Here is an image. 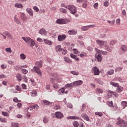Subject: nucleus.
I'll return each instance as SVG.
<instances>
[{
	"mask_svg": "<svg viewBox=\"0 0 127 127\" xmlns=\"http://www.w3.org/2000/svg\"><path fill=\"white\" fill-rule=\"evenodd\" d=\"M43 64V62H42V61L36 62L35 63V65L37 66H34L32 69V71H33V72H35V73H37L38 75L41 76V75H42V72H41V71H40V68H42Z\"/></svg>",
	"mask_w": 127,
	"mask_h": 127,
	"instance_id": "1",
	"label": "nucleus"
},
{
	"mask_svg": "<svg viewBox=\"0 0 127 127\" xmlns=\"http://www.w3.org/2000/svg\"><path fill=\"white\" fill-rule=\"evenodd\" d=\"M22 39L24 40L25 42L27 45H30L31 47H33L35 45V42L34 40L32 39L30 37H22Z\"/></svg>",
	"mask_w": 127,
	"mask_h": 127,
	"instance_id": "2",
	"label": "nucleus"
},
{
	"mask_svg": "<svg viewBox=\"0 0 127 127\" xmlns=\"http://www.w3.org/2000/svg\"><path fill=\"white\" fill-rule=\"evenodd\" d=\"M67 8L69 11H70V13H71V14H75V13H76V12L77 11V8H76V7L74 6L73 5H67Z\"/></svg>",
	"mask_w": 127,
	"mask_h": 127,
	"instance_id": "3",
	"label": "nucleus"
},
{
	"mask_svg": "<svg viewBox=\"0 0 127 127\" xmlns=\"http://www.w3.org/2000/svg\"><path fill=\"white\" fill-rule=\"evenodd\" d=\"M116 124H117L120 127H127V122H125L123 120L119 119Z\"/></svg>",
	"mask_w": 127,
	"mask_h": 127,
	"instance_id": "4",
	"label": "nucleus"
},
{
	"mask_svg": "<svg viewBox=\"0 0 127 127\" xmlns=\"http://www.w3.org/2000/svg\"><path fill=\"white\" fill-rule=\"evenodd\" d=\"M127 45H122L120 49L119 50V53L120 55H123L125 52H127Z\"/></svg>",
	"mask_w": 127,
	"mask_h": 127,
	"instance_id": "5",
	"label": "nucleus"
},
{
	"mask_svg": "<svg viewBox=\"0 0 127 127\" xmlns=\"http://www.w3.org/2000/svg\"><path fill=\"white\" fill-rule=\"evenodd\" d=\"M68 22L67 19L59 18L56 21V23L58 24H66Z\"/></svg>",
	"mask_w": 127,
	"mask_h": 127,
	"instance_id": "6",
	"label": "nucleus"
},
{
	"mask_svg": "<svg viewBox=\"0 0 127 127\" xmlns=\"http://www.w3.org/2000/svg\"><path fill=\"white\" fill-rule=\"evenodd\" d=\"M92 72L95 75H100V70H99L97 66H94L92 68Z\"/></svg>",
	"mask_w": 127,
	"mask_h": 127,
	"instance_id": "7",
	"label": "nucleus"
},
{
	"mask_svg": "<svg viewBox=\"0 0 127 127\" xmlns=\"http://www.w3.org/2000/svg\"><path fill=\"white\" fill-rule=\"evenodd\" d=\"M55 117L57 119L61 120V119L64 118V115L61 112H57L55 113Z\"/></svg>",
	"mask_w": 127,
	"mask_h": 127,
	"instance_id": "8",
	"label": "nucleus"
},
{
	"mask_svg": "<svg viewBox=\"0 0 127 127\" xmlns=\"http://www.w3.org/2000/svg\"><path fill=\"white\" fill-rule=\"evenodd\" d=\"M95 58L98 61V62H102V60L103 59V56L101 55V54L97 53L95 55Z\"/></svg>",
	"mask_w": 127,
	"mask_h": 127,
	"instance_id": "9",
	"label": "nucleus"
},
{
	"mask_svg": "<svg viewBox=\"0 0 127 127\" xmlns=\"http://www.w3.org/2000/svg\"><path fill=\"white\" fill-rule=\"evenodd\" d=\"M41 104L43 106H50V105H52V102H50V101L45 100H42Z\"/></svg>",
	"mask_w": 127,
	"mask_h": 127,
	"instance_id": "10",
	"label": "nucleus"
},
{
	"mask_svg": "<svg viewBox=\"0 0 127 127\" xmlns=\"http://www.w3.org/2000/svg\"><path fill=\"white\" fill-rule=\"evenodd\" d=\"M20 18L23 21H27L28 20V18L26 15H25V14L24 13H21L20 15Z\"/></svg>",
	"mask_w": 127,
	"mask_h": 127,
	"instance_id": "11",
	"label": "nucleus"
},
{
	"mask_svg": "<svg viewBox=\"0 0 127 127\" xmlns=\"http://www.w3.org/2000/svg\"><path fill=\"white\" fill-rule=\"evenodd\" d=\"M95 51L97 53H99L100 54H102V55H107L108 54V52L107 51H103L102 50H100L98 49V48H95Z\"/></svg>",
	"mask_w": 127,
	"mask_h": 127,
	"instance_id": "12",
	"label": "nucleus"
},
{
	"mask_svg": "<svg viewBox=\"0 0 127 127\" xmlns=\"http://www.w3.org/2000/svg\"><path fill=\"white\" fill-rule=\"evenodd\" d=\"M66 39V35H59L58 37V40L59 41H63Z\"/></svg>",
	"mask_w": 127,
	"mask_h": 127,
	"instance_id": "13",
	"label": "nucleus"
},
{
	"mask_svg": "<svg viewBox=\"0 0 127 127\" xmlns=\"http://www.w3.org/2000/svg\"><path fill=\"white\" fill-rule=\"evenodd\" d=\"M80 2H82V7H83L84 8H86L87 7V3L86 0H80Z\"/></svg>",
	"mask_w": 127,
	"mask_h": 127,
	"instance_id": "14",
	"label": "nucleus"
},
{
	"mask_svg": "<svg viewBox=\"0 0 127 127\" xmlns=\"http://www.w3.org/2000/svg\"><path fill=\"white\" fill-rule=\"evenodd\" d=\"M47 31L46 30H45V29L44 28H42L39 32V33H40V34H41V35H46V33H47Z\"/></svg>",
	"mask_w": 127,
	"mask_h": 127,
	"instance_id": "15",
	"label": "nucleus"
},
{
	"mask_svg": "<svg viewBox=\"0 0 127 127\" xmlns=\"http://www.w3.org/2000/svg\"><path fill=\"white\" fill-rule=\"evenodd\" d=\"M26 10L29 15H30L31 16H33V10H32L31 8H27Z\"/></svg>",
	"mask_w": 127,
	"mask_h": 127,
	"instance_id": "16",
	"label": "nucleus"
},
{
	"mask_svg": "<svg viewBox=\"0 0 127 127\" xmlns=\"http://www.w3.org/2000/svg\"><path fill=\"white\" fill-rule=\"evenodd\" d=\"M30 110H33V109H34V110H38L39 109V106H38V105L37 104H35V105H31L30 106Z\"/></svg>",
	"mask_w": 127,
	"mask_h": 127,
	"instance_id": "17",
	"label": "nucleus"
},
{
	"mask_svg": "<svg viewBox=\"0 0 127 127\" xmlns=\"http://www.w3.org/2000/svg\"><path fill=\"white\" fill-rule=\"evenodd\" d=\"M14 6L17 8H23V5L22 3H16L14 4Z\"/></svg>",
	"mask_w": 127,
	"mask_h": 127,
	"instance_id": "18",
	"label": "nucleus"
},
{
	"mask_svg": "<svg viewBox=\"0 0 127 127\" xmlns=\"http://www.w3.org/2000/svg\"><path fill=\"white\" fill-rule=\"evenodd\" d=\"M14 20L15 22H16V23H17V24H21V22L20 21L19 19H18V18H17V17H16V16H14Z\"/></svg>",
	"mask_w": 127,
	"mask_h": 127,
	"instance_id": "19",
	"label": "nucleus"
},
{
	"mask_svg": "<svg viewBox=\"0 0 127 127\" xmlns=\"http://www.w3.org/2000/svg\"><path fill=\"white\" fill-rule=\"evenodd\" d=\"M59 95H61V94H64V92H65V88L64 87H63L61 89H60L58 91Z\"/></svg>",
	"mask_w": 127,
	"mask_h": 127,
	"instance_id": "20",
	"label": "nucleus"
},
{
	"mask_svg": "<svg viewBox=\"0 0 127 127\" xmlns=\"http://www.w3.org/2000/svg\"><path fill=\"white\" fill-rule=\"evenodd\" d=\"M67 120H79V117L77 116H69L67 117Z\"/></svg>",
	"mask_w": 127,
	"mask_h": 127,
	"instance_id": "21",
	"label": "nucleus"
},
{
	"mask_svg": "<svg viewBox=\"0 0 127 127\" xmlns=\"http://www.w3.org/2000/svg\"><path fill=\"white\" fill-rule=\"evenodd\" d=\"M68 34H69V35H75V34H77V31L69 30L68 31Z\"/></svg>",
	"mask_w": 127,
	"mask_h": 127,
	"instance_id": "22",
	"label": "nucleus"
},
{
	"mask_svg": "<svg viewBox=\"0 0 127 127\" xmlns=\"http://www.w3.org/2000/svg\"><path fill=\"white\" fill-rule=\"evenodd\" d=\"M81 117L84 119V120H85V121H87L88 122L90 121V118L88 117V115L86 114H83L81 115Z\"/></svg>",
	"mask_w": 127,
	"mask_h": 127,
	"instance_id": "23",
	"label": "nucleus"
},
{
	"mask_svg": "<svg viewBox=\"0 0 127 127\" xmlns=\"http://www.w3.org/2000/svg\"><path fill=\"white\" fill-rule=\"evenodd\" d=\"M63 48H61V45H59L56 47V52H61Z\"/></svg>",
	"mask_w": 127,
	"mask_h": 127,
	"instance_id": "24",
	"label": "nucleus"
},
{
	"mask_svg": "<svg viewBox=\"0 0 127 127\" xmlns=\"http://www.w3.org/2000/svg\"><path fill=\"white\" fill-rule=\"evenodd\" d=\"M105 48L107 51H108V52H112V47H110L108 46V45H105Z\"/></svg>",
	"mask_w": 127,
	"mask_h": 127,
	"instance_id": "25",
	"label": "nucleus"
},
{
	"mask_svg": "<svg viewBox=\"0 0 127 127\" xmlns=\"http://www.w3.org/2000/svg\"><path fill=\"white\" fill-rule=\"evenodd\" d=\"M96 42L98 45H100V46H103L104 45V41H101L100 40H97Z\"/></svg>",
	"mask_w": 127,
	"mask_h": 127,
	"instance_id": "26",
	"label": "nucleus"
},
{
	"mask_svg": "<svg viewBox=\"0 0 127 127\" xmlns=\"http://www.w3.org/2000/svg\"><path fill=\"white\" fill-rule=\"evenodd\" d=\"M30 95L32 97H34L36 95H37V91H36V90H33L32 92L30 93Z\"/></svg>",
	"mask_w": 127,
	"mask_h": 127,
	"instance_id": "27",
	"label": "nucleus"
},
{
	"mask_svg": "<svg viewBox=\"0 0 127 127\" xmlns=\"http://www.w3.org/2000/svg\"><path fill=\"white\" fill-rule=\"evenodd\" d=\"M64 61L66 63H72V61H71V60L70 59H69V58H68V57H64Z\"/></svg>",
	"mask_w": 127,
	"mask_h": 127,
	"instance_id": "28",
	"label": "nucleus"
},
{
	"mask_svg": "<svg viewBox=\"0 0 127 127\" xmlns=\"http://www.w3.org/2000/svg\"><path fill=\"white\" fill-rule=\"evenodd\" d=\"M11 127H19V124H18V123L13 122L11 123Z\"/></svg>",
	"mask_w": 127,
	"mask_h": 127,
	"instance_id": "29",
	"label": "nucleus"
},
{
	"mask_svg": "<svg viewBox=\"0 0 127 127\" xmlns=\"http://www.w3.org/2000/svg\"><path fill=\"white\" fill-rule=\"evenodd\" d=\"M60 53H62L63 55H66L67 54V50L62 49V51H61Z\"/></svg>",
	"mask_w": 127,
	"mask_h": 127,
	"instance_id": "30",
	"label": "nucleus"
},
{
	"mask_svg": "<svg viewBox=\"0 0 127 127\" xmlns=\"http://www.w3.org/2000/svg\"><path fill=\"white\" fill-rule=\"evenodd\" d=\"M44 41L46 44H48V45H52V42L47 39H44Z\"/></svg>",
	"mask_w": 127,
	"mask_h": 127,
	"instance_id": "31",
	"label": "nucleus"
},
{
	"mask_svg": "<svg viewBox=\"0 0 127 127\" xmlns=\"http://www.w3.org/2000/svg\"><path fill=\"white\" fill-rule=\"evenodd\" d=\"M121 105L123 107V109H125L126 107L127 106V101H123L121 102Z\"/></svg>",
	"mask_w": 127,
	"mask_h": 127,
	"instance_id": "32",
	"label": "nucleus"
},
{
	"mask_svg": "<svg viewBox=\"0 0 127 127\" xmlns=\"http://www.w3.org/2000/svg\"><path fill=\"white\" fill-rule=\"evenodd\" d=\"M110 85H112V86H114V87H120L119 86V83H116V82H111Z\"/></svg>",
	"mask_w": 127,
	"mask_h": 127,
	"instance_id": "33",
	"label": "nucleus"
},
{
	"mask_svg": "<svg viewBox=\"0 0 127 127\" xmlns=\"http://www.w3.org/2000/svg\"><path fill=\"white\" fill-rule=\"evenodd\" d=\"M48 118L46 116H45L44 118H43V122L44 124H47V123H48Z\"/></svg>",
	"mask_w": 127,
	"mask_h": 127,
	"instance_id": "34",
	"label": "nucleus"
},
{
	"mask_svg": "<svg viewBox=\"0 0 127 127\" xmlns=\"http://www.w3.org/2000/svg\"><path fill=\"white\" fill-rule=\"evenodd\" d=\"M20 57L22 60H25L26 59V56L24 54H21L20 55Z\"/></svg>",
	"mask_w": 127,
	"mask_h": 127,
	"instance_id": "35",
	"label": "nucleus"
},
{
	"mask_svg": "<svg viewBox=\"0 0 127 127\" xmlns=\"http://www.w3.org/2000/svg\"><path fill=\"white\" fill-rule=\"evenodd\" d=\"M96 91L97 93H98V94H103V89L101 88H96Z\"/></svg>",
	"mask_w": 127,
	"mask_h": 127,
	"instance_id": "36",
	"label": "nucleus"
},
{
	"mask_svg": "<svg viewBox=\"0 0 127 127\" xmlns=\"http://www.w3.org/2000/svg\"><path fill=\"white\" fill-rule=\"evenodd\" d=\"M107 105L109 106L110 108H112V107H114V105L113 104V101H107Z\"/></svg>",
	"mask_w": 127,
	"mask_h": 127,
	"instance_id": "37",
	"label": "nucleus"
},
{
	"mask_svg": "<svg viewBox=\"0 0 127 127\" xmlns=\"http://www.w3.org/2000/svg\"><path fill=\"white\" fill-rule=\"evenodd\" d=\"M16 78L19 82H20V81H21V75H20V74L17 73L16 75Z\"/></svg>",
	"mask_w": 127,
	"mask_h": 127,
	"instance_id": "38",
	"label": "nucleus"
},
{
	"mask_svg": "<svg viewBox=\"0 0 127 127\" xmlns=\"http://www.w3.org/2000/svg\"><path fill=\"white\" fill-rule=\"evenodd\" d=\"M89 29L88 26H83L81 28L82 31H87Z\"/></svg>",
	"mask_w": 127,
	"mask_h": 127,
	"instance_id": "39",
	"label": "nucleus"
},
{
	"mask_svg": "<svg viewBox=\"0 0 127 127\" xmlns=\"http://www.w3.org/2000/svg\"><path fill=\"white\" fill-rule=\"evenodd\" d=\"M73 86H79L80 85V80L74 81L72 82Z\"/></svg>",
	"mask_w": 127,
	"mask_h": 127,
	"instance_id": "40",
	"label": "nucleus"
},
{
	"mask_svg": "<svg viewBox=\"0 0 127 127\" xmlns=\"http://www.w3.org/2000/svg\"><path fill=\"white\" fill-rule=\"evenodd\" d=\"M60 11H61V12H62V13H66L67 12V10L63 8H60Z\"/></svg>",
	"mask_w": 127,
	"mask_h": 127,
	"instance_id": "41",
	"label": "nucleus"
},
{
	"mask_svg": "<svg viewBox=\"0 0 127 127\" xmlns=\"http://www.w3.org/2000/svg\"><path fill=\"white\" fill-rule=\"evenodd\" d=\"M65 87H66L67 88H72V87H74V85L73 84V83H68L65 85Z\"/></svg>",
	"mask_w": 127,
	"mask_h": 127,
	"instance_id": "42",
	"label": "nucleus"
},
{
	"mask_svg": "<svg viewBox=\"0 0 127 127\" xmlns=\"http://www.w3.org/2000/svg\"><path fill=\"white\" fill-rule=\"evenodd\" d=\"M114 69H110V71H108L107 72V75H113L114 74Z\"/></svg>",
	"mask_w": 127,
	"mask_h": 127,
	"instance_id": "43",
	"label": "nucleus"
},
{
	"mask_svg": "<svg viewBox=\"0 0 127 127\" xmlns=\"http://www.w3.org/2000/svg\"><path fill=\"white\" fill-rule=\"evenodd\" d=\"M53 87L54 88V89H58V88H59V84H58V83H55L53 85Z\"/></svg>",
	"mask_w": 127,
	"mask_h": 127,
	"instance_id": "44",
	"label": "nucleus"
},
{
	"mask_svg": "<svg viewBox=\"0 0 127 127\" xmlns=\"http://www.w3.org/2000/svg\"><path fill=\"white\" fill-rule=\"evenodd\" d=\"M70 73L73 75H75V76H78V75L79 74V72L76 71H70Z\"/></svg>",
	"mask_w": 127,
	"mask_h": 127,
	"instance_id": "45",
	"label": "nucleus"
},
{
	"mask_svg": "<svg viewBox=\"0 0 127 127\" xmlns=\"http://www.w3.org/2000/svg\"><path fill=\"white\" fill-rule=\"evenodd\" d=\"M0 122L1 123H6L7 121L5 118H0Z\"/></svg>",
	"mask_w": 127,
	"mask_h": 127,
	"instance_id": "46",
	"label": "nucleus"
},
{
	"mask_svg": "<svg viewBox=\"0 0 127 127\" xmlns=\"http://www.w3.org/2000/svg\"><path fill=\"white\" fill-rule=\"evenodd\" d=\"M123 87H120L117 88V91L118 93H121L123 91Z\"/></svg>",
	"mask_w": 127,
	"mask_h": 127,
	"instance_id": "47",
	"label": "nucleus"
},
{
	"mask_svg": "<svg viewBox=\"0 0 127 127\" xmlns=\"http://www.w3.org/2000/svg\"><path fill=\"white\" fill-rule=\"evenodd\" d=\"M21 73L24 74H27V73H28V70L26 69H23L21 70Z\"/></svg>",
	"mask_w": 127,
	"mask_h": 127,
	"instance_id": "48",
	"label": "nucleus"
},
{
	"mask_svg": "<svg viewBox=\"0 0 127 127\" xmlns=\"http://www.w3.org/2000/svg\"><path fill=\"white\" fill-rule=\"evenodd\" d=\"M15 90H16V91H18V92H20V91H21V88H20V87H19V86L17 85L15 87Z\"/></svg>",
	"mask_w": 127,
	"mask_h": 127,
	"instance_id": "49",
	"label": "nucleus"
},
{
	"mask_svg": "<svg viewBox=\"0 0 127 127\" xmlns=\"http://www.w3.org/2000/svg\"><path fill=\"white\" fill-rule=\"evenodd\" d=\"M33 9L36 11V12H38L39 11V9L38 6H35L33 7Z\"/></svg>",
	"mask_w": 127,
	"mask_h": 127,
	"instance_id": "50",
	"label": "nucleus"
},
{
	"mask_svg": "<svg viewBox=\"0 0 127 127\" xmlns=\"http://www.w3.org/2000/svg\"><path fill=\"white\" fill-rule=\"evenodd\" d=\"M108 22L109 23V24H111V25H114L115 24V20H113L112 21H108Z\"/></svg>",
	"mask_w": 127,
	"mask_h": 127,
	"instance_id": "51",
	"label": "nucleus"
},
{
	"mask_svg": "<svg viewBox=\"0 0 127 127\" xmlns=\"http://www.w3.org/2000/svg\"><path fill=\"white\" fill-rule=\"evenodd\" d=\"M2 116H4V117H8L9 116L8 113H7V112H5L3 111H2Z\"/></svg>",
	"mask_w": 127,
	"mask_h": 127,
	"instance_id": "52",
	"label": "nucleus"
},
{
	"mask_svg": "<svg viewBox=\"0 0 127 127\" xmlns=\"http://www.w3.org/2000/svg\"><path fill=\"white\" fill-rule=\"evenodd\" d=\"M73 125L74 127H79V123H78L77 122H73Z\"/></svg>",
	"mask_w": 127,
	"mask_h": 127,
	"instance_id": "53",
	"label": "nucleus"
},
{
	"mask_svg": "<svg viewBox=\"0 0 127 127\" xmlns=\"http://www.w3.org/2000/svg\"><path fill=\"white\" fill-rule=\"evenodd\" d=\"M117 43V41L116 40H112L110 42L111 45H115Z\"/></svg>",
	"mask_w": 127,
	"mask_h": 127,
	"instance_id": "54",
	"label": "nucleus"
},
{
	"mask_svg": "<svg viewBox=\"0 0 127 127\" xmlns=\"http://www.w3.org/2000/svg\"><path fill=\"white\" fill-rule=\"evenodd\" d=\"M13 102H14L15 103H19V102H20V101L18 100V99H17V97L14 98L13 99Z\"/></svg>",
	"mask_w": 127,
	"mask_h": 127,
	"instance_id": "55",
	"label": "nucleus"
},
{
	"mask_svg": "<svg viewBox=\"0 0 127 127\" xmlns=\"http://www.w3.org/2000/svg\"><path fill=\"white\" fill-rule=\"evenodd\" d=\"M95 115H96V116H99V117H102L103 116V113L101 112H96Z\"/></svg>",
	"mask_w": 127,
	"mask_h": 127,
	"instance_id": "56",
	"label": "nucleus"
},
{
	"mask_svg": "<svg viewBox=\"0 0 127 127\" xmlns=\"http://www.w3.org/2000/svg\"><path fill=\"white\" fill-rule=\"evenodd\" d=\"M5 51L6 52H9V53H11V52H12V51H11V49H10V48H6Z\"/></svg>",
	"mask_w": 127,
	"mask_h": 127,
	"instance_id": "57",
	"label": "nucleus"
},
{
	"mask_svg": "<svg viewBox=\"0 0 127 127\" xmlns=\"http://www.w3.org/2000/svg\"><path fill=\"white\" fill-rule=\"evenodd\" d=\"M98 6H99V3H94V4L93 5V7H94V8H95V9H97V7H98Z\"/></svg>",
	"mask_w": 127,
	"mask_h": 127,
	"instance_id": "58",
	"label": "nucleus"
},
{
	"mask_svg": "<svg viewBox=\"0 0 127 127\" xmlns=\"http://www.w3.org/2000/svg\"><path fill=\"white\" fill-rule=\"evenodd\" d=\"M85 56V57L87 56V54L85 53H82L80 55V57L81 58L84 57Z\"/></svg>",
	"mask_w": 127,
	"mask_h": 127,
	"instance_id": "59",
	"label": "nucleus"
},
{
	"mask_svg": "<svg viewBox=\"0 0 127 127\" xmlns=\"http://www.w3.org/2000/svg\"><path fill=\"white\" fill-rule=\"evenodd\" d=\"M7 67V65H6V64L1 65V68H2V69H6Z\"/></svg>",
	"mask_w": 127,
	"mask_h": 127,
	"instance_id": "60",
	"label": "nucleus"
},
{
	"mask_svg": "<svg viewBox=\"0 0 127 127\" xmlns=\"http://www.w3.org/2000/svg\"><path fill=\"white\" fill-rule=\"evenodd\" d=\"M70 56L71 58H73V59H75L76 58V57H77V56H76L73 54H70Z\"/></svg>",
	"mask_w": 127,
	"mask_h": 127,
	"instance_id": "61",
	"label": "nucleus"
},
{
	"mask_svg": "<svg viewBox=\"0 0 127 127\" xmlns=\"http://www.w3.org/2000/svg\"><path fill=\"white\" fill-rule=\"evenodd\" d=\"M67 106L68 108H69V109H72V108H73V105L71 103H68Z\"/></svg>",
	"mask_w": 127,
	"mask_h": 127,
	"instance_id": "62",
	"label": "nucleus"
},
{
	"mask_svg": "<svg viewBox=\"0 0 127 127\" xmlns=\"http://www.w3.org/2000/svg\"><path fill=\"white\" fill-rule=\"evenodd\" d=\"M26 85L25 84H22V88L23 90H26Z\"/></svg>",
	"mask_w": 127,
	"mask_h": 127,
	"instance_id": "63",
	"label": "nucleus"
},
{
	"mask_svg": "<svg viewBox=\"0 0 127 127\" xmlns=\"http://www.w3.org/2000/svg\"><path fill=\"white\" fill-rule=\"evenodd\" d=\"M22 78L23 79L24 82H27V77L26 76H23Z\"/></svg>",
	"mask_w": 127,
	"mask_h": 127,
	"instance_id": "64",
	"label": "nucleus"
}]
</instances>
